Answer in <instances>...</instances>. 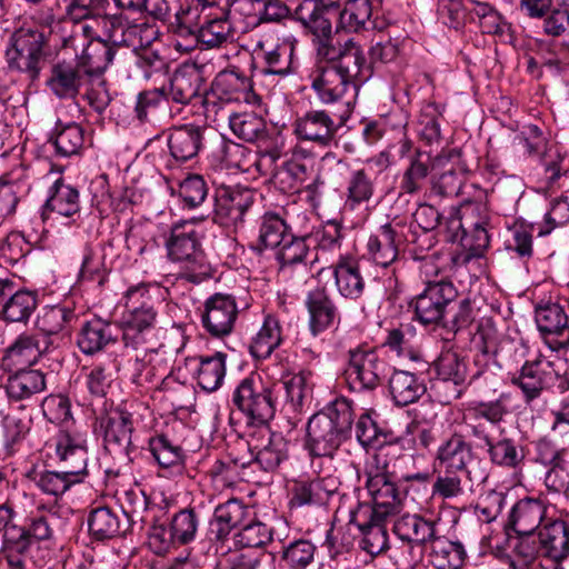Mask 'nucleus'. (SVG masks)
<instances>
[{
    "mask_svg": "<svg viewBox=\"0 0 569 569\" xmlns=\"http://www.w3.org/2000/svg\"><path fill=\"white\" fill-rule=\"evenodd\" d=\"M511 413L510 395L502 392L495 400L468 403L462 422L478 448H486L489 460L502 468L518 469L523 465V446L507 435L502 423Z\"/></svg>",
    "mask_w": 569,
    "mask_h": 569,
    "instance_id": "f257e3e1",
    "label": "nucleus"
},
{
    "mask_svg": "<svg viewBox=\"0 0 569 569\" xmlns=\"http://www.w3.org/2000/svg\"><path fill=\"white\" fill-rule=\"evenodd\" d=\"M18 512L13 501L0 502V559L6 569H31V550L34 543L53 537V515H34L22 526L16 523Z\"/></svg>",
    "mask_w": 569,
    "mask_h": 569,
    "instance_id": "f03ea898",
    "label": "nucleus"
},
{
    "mask_svg": "<svg viewBox=\"0 0 569 569\" xmlns=\"http://www.w3.org/2000/svg\"><path fill=\"white\" fill-rule=\"evenodd\" d=\"M351 402L336 398L315 413L307 425V448L315 457H332L351 432L353 422Z\"/></svg>",
    "mask_w": 569,
    "mask_h": 569,
    "instance_id": "7ed1b4c3",
    "label": "nucleus"
},
{
    "mask_svg": "<svg viewBox=\"0 0 569 569\" xmlns=\"http://www.w3.org/2000/svg\"><path fill=\"white\" fill-rule=\"evenodd\" d=\"M52 57L50 32L22 26L9 37L4 58L11 72H19L30 81L39 79Z\"/></svg>",
    "mask_w": 569,
    "mask_h": 569,
    "instance_id": "20e7f679",
    "label": "nucleus"
},
{
    "mask_svg": "<svg viewBox=\"0 0 569 569\" xmlns=\"http://www.w3.org/2000/svg\"><path fill=\"white\" fill-rule=\"evenodd\" d=\"M151 288L150 283L140 282L130 286L123 293L122 341L127 349L148 350L146 345L158 317Z\"/></svg>",
    "mask_w": 569,
    "mask_h": 569,
    "instance_id": "39448f33",
    "label": "nucleus"
},
{
    "mask_svg": "<svg viewBox=\"0 0 569 569\" xmlns=\"http://www.w3.org/2000/svg\"><path fill=\"white\" fill-rule=\"evenodd\" d=\"M517 560H510V567L521 569L538 559L559 561L569 555V526L559 519L546 520L536 536L518 539L513 547Z\"/></svg>",
    "mask_w": 569,
    "mask_h": 569,
    "instance_id": "423d86ee",
    "label": "nucleus"
},
{
    "mask_svg": "<svg viewBox=\"0 0 569 569\" xmlns=\"http://www.w3.org/2000/svg\"><path fill=\"white\" fill-rule=\"evenodd\" d=\"M166 248L169 259L182 264L181 279L198 284L212 277V268L201 249L199 236L192 222L174 223L166 241Z\"/></svg>",
    "mask_w": 569,
    "mask_h": 569,
    "instance_id": "0eeeda50",
    "label": "nucleus"
},
{
    "mask_svg": "<svg viewBox=\"0 0 569 569\" xmlns=\"http://www.w3.org/2000/svg\"><path fill=\"white\" fill-rule=\"evenodd\" d=\"M61 47L74 52L76 61L90 78H100L112 64L119 49L102 40L93 24H72Z\"/></svg>",
    "mask_w": 569,
    "mask_h": 569,
    "instance_id": "6e6552de",
    "label": "nucleus"
},
{
    "mask_svg": "<svg viewBox=\"0 0 569 569\" xmlns=\"http://www.w3.org/2000/svg\"><path fill=\"white\" fill-rule=\"evenodd\" d=\"M350 58L338 66H316L309 74L310 88L325 104L341 101L350 87L369 77V66H352Z\"/></svg>",
    "mask_w": 569,
    "mask_h": 569,
    "instance_id": "1a4fd4ad",
    "label": "nucleus"
},
{
    "mask_svg": "<svg viewBox=\"0 0 569 569\" xmlns=\"http://www.w3.org/2000/svg\"><path fill=\"white\" fill-rule=\"evenodd\" d=\"M346 377L351 390L373 391L388 376V363L376 349L363 346L348 351Z\"/></svg>",
    "mask_w": 569,
    "mask_h": 569,
    "instance_id": "9d476101",
    "label": "nucleus"
},
{
    "mask_svg": "<svg viewBox=\"0 0 569 569\" xmlns=\"http://www.w3.org/2000/svg\"><path fill=\"white\" fill-rule=\"evenodd\" d=\"M99 431L103 437V447L114 459L131 463L132 452L136 447L132 445L133 432L132 415L121 408H113L97 418Z\"/></svg>",
    "mask_w": 569,
    "mask_h": 569,
    "instance_id": "9b49d317",
    "label": "nucleus"
},
{
    "mask_svg": "<svg viewBox=\"0 0 569 569\" xmlns=\"http://www.w3.org/2000/svg\"><path fill=\"white\" fill-rule=\"evenodd\" d=\"M232 402L249 421L260 426H266L276 412L272 389L254 376H249L239 382L233 391Z\"/></svg>",
    "mask_w": 569,
    "mask_h": 569,
    "instance_id": "f8f14e48",
    "label": "nucleus"
},
{
    "mask_svg": "<svg viewBox=\"0 0 569 569\" xmlns=\"http://www.w3.org/2000/svg\"><path fill=\"white\" fill-rule=\"evenodd\" d=\"M458 297V290L449 280L429 281L422 292L417 295L409 307L413 309V319L422 326H438L446 310Z\"/></svg>",
    "mask_w": 569,
    "mask_h": 569,
    "instance_id": "ddd939ff",
    "label": "nucleus"
},
{
    "mask_svg": "<svg viewBox=\"0 0 569 569\" xmlns=\"http://www.w3.org/2000/svg\"><path fill=\"white\" fill-rule=\"evenodd\" d=\"M88 432L86 429L72 423L62 428L54 438V451L64 473L82 481L88 473Z\"/></svg>",
    "mask_w": 569,
    "mask_h": 569,
    "instance_id": "4468645a",
    "label": "nucleus"
},
{
    "mask_svg": "<svg viewBox=\"0 0 569 569\" xmlns=\"http://www.w3.org/2000/svg\"><path fill=\"white\" fill-rule=\"evenodd\" d=\"M247 456L248 466L256 463L267 472L276 471L289 458V441L266 426H259L249 435Z\"/></svg>",
    "mask_w": 569,
    "mask_h": 569,
    "instance_id": "2eb2a0df",
    "label": "nucleus"
},
{
    "mask_svg": "<svg viewBox=\"0 0 569 569\" xmlns=\"http://www.w3.org/2000/svg\"><path fill=\"white\" fill-rule=\"evenodd\" d=\"M341 116L327 110H309L293 122V133L300 141H307L320 148L337 146V134L342 126Z\"/></svg>",
    "mask_w": 569,
    "mask_h": 569,
    "instance_id": "dca6fc26",
    "label": "nucleus"
},
{
    "mask_svg": "<svg viewBox=\"0 0 569 569\" xmlns=\"http://www.w3.org/2000/svg\"><path fill=\"white\" fill-rule=\"evenodd\" d=\"M254 192L242 187H220L214 193L213 222L237 230L253 204Z\"/></svg>",
    "mask_w": 569,
    "mask_h": 569,
    "instance_id": "f3484780",
    "label": "nucleus"
},
{
    "mask_svg": "<svg viewBox=\"0 0 569 569\" xmlns=\"http://www.w3.org/2000/svg\"><path fill=\"white\" fill-rule=\"evenodd\" d=\"M366 488L368 489L372 505L369 503V510L380 519H387L400 512L402 500L407 495V487L397 483L386 472H367Z\"/></svg>",
    "mask_w": 569,
    "mask_h": 569,
    "instance_id": "a211bd4d",
    "label": "nucleus"
},
{
    "mask_svg": "<svg viewBox=\"0 0 569 569\" xmlns=\"http://www.w3.org/2000/svg\"><path fill=\"white\" fill-rule=\"evenodd\" d=\"M386 520L373 516L369 510V503H358L350 511L349 525L358 529L359 546L371 557L383 555L390 548Z\"/></svg>",
    "mask_w": 569,
    "mask_h": 569,
    "instance_id": "6ab92c4d",
    "label": "nucleus"
},
{
    "mask_svg": "<svg viewBox=\"0 0 569 569\" xmlns=\"http://www.w3.org/2000/svg\"><path fill=\"white\" fill-rule=\"evenodd\" d=\"M558 378L553 362L540 355L535 360L526 361L519 375L511 378V383L520 388L525 402L530 403L550 389Z\"/></svg>",
    "mask_w": 569,
    "mask_h": 569,
    "instance_id": "aec40b11",
    "label": "nucleus"
},
{
    "mask_svg": "<svg viewBox=\"0 0 569 569\" xmlns=\"http://www.w3.org/2000/svg\"><path fill=\"white\" fill-rule=\"evenodd\" d=\"M237 317L236 298L229 293L217 292L204 301L201 323L211 337L223 338L232 332Z\"/></svg>",
    "mask_w": 569,
    "mask_h": 569,
    "instance_id": "412c9836",
    "label": "nucleus"
},
{
    "mask_svg": "<svg viewBox=\"0 0 569 569\" xmlns=\"http://www.w3.org/2000/svg\"><path fill=\"white\" fill-rule=\"evenodd\" d=\"M405 227L406 220L396 216L369 236L367 241L368 256L377 266L387 268L396 261L399 252L398 247L405 238L402 233Z\"/></svg>",
    "mask_w": 569,
    "mask_h": 569,
    "instance_id": "4be33fe9",
    "label": "nucleus"
},
{
    "mask_svg": "<svg viewBox=\"0 0 569 569\" xmlns=\"http://www.w3.org/2000/svg\"><path fill=\"white\" fill-rule=\"evenodd\" d=\"M481 462L476 453L472 442L461 433L455 432L440 443L433 460V470L448 469L471 473L470 467Z\"/></svg>",
    "mask_w": 569,
    "mask_h": 569,
    "instance_id": "5701e85b",
    "label": "nucleus"
},
{
    "mask_svg": "<svg viewBox=\"0 0 569 569\" xmlns=\"http://www.w3.org/2000/svg\"><path fill=\"white\" fill-rule=\"evenodd\" d=\"M53 349V340L41 339L40 335H20L4 351V370L32 368L43 355Z\"/></svg>",
    "mask_w": 569,
    "mask_h": 569,
    "instance_id": "b1692460",
    "label": "nucleus"
},
{
    "mask_svg": "<svg viewBox=\"0 0 569 569\" xmlns=\"http://www.w3.org/2000/svg\"><path fill=\"white\" fill-rule=\"evenodd\" d=\"M518 139L528 156L537 157L542 161L546 180L549 186L553 184L561 176L563 158L558 152L551 153L549 141L543 136L541 129L536 124H529L518 136Z\"/></svg>",
    "mask_w": 569,
    "mask_h": 569,
    "instance_id": "393cba45",
    "label": "nucleus"
},
{
    "mask_svg": "<svg viewBox=\"0 0 569 569\" xmlns=\"http://www.w3.org/2000/svg\"><path fill=\"white\" fill-rule=\"evenodd\" d=\"M89 79L91 78L76 60H61L51 67L47 86L59 99H74Z\"/></svg>",
    "mask_w": 569,
    "mask_h": 569,
    "instance_id": "a878e982",
    "label": "nucleus"
},
{
    "mask_svg": "<svg viewBox=\"0 0 569 569\" xmlns=\"http://www.w3.org/2000/svg\"><path fill=\"white\" fill-rule=\"evenodd\" d=\"M336 491V481L331 478L293 480L289 489V508L325 505Z\"/></svg>",
    "mask_w": 569,
    "mask_h": 569,
    "instance_id": "bb28decb",
    "label": "nucleus"
},
{
    "mask_svg": "<svg viewBox=\"0 0 569 569\" xmlns=\"http://www.w3.org/2000/svg\"><path fill=\"white\" fill-rule=\"evenodd\" d=\"M382 0H347L340 12L341 28L351 32L382 29L383 21H379Z\"/></svg>",
    "mask_w": 569,
    "mask_h": 569,
    "instance_id": "cd10ccee",
    "label": "nucleus"
},
{
    "mask_svg": "<svg viewBox=\"0 0 569 569\" xmlns=\"http://www.w3.org/2000/svg\"><path fill=\"white\" fill-rule=\"evenodd\" d=\"M547 507L535 498L520 499L511 508L506 527L512 529L519 539L527 536H536V529L549 520L546 517Z\"/></svg>",
    "mask_w": 569,
    "mask_h": 569,
    "instance_id": "c85d7f7f",
    "label": "nucleus"
},
{
    "mask_svg": "<svg viewBox=\"0 0 569 569\" xmlns=\"http://www.w3.org/2000/svg\"><path fill=\"white\" fill-rule=\"evenodd\" d=\"M319 63L317 66H346L345 61L350 58L352 66H368L362 48L349 39L343 44L336 46L333 32L325 34L318 40H312Z\"/></svg>",
    "mask_w": 569,
    "mask_h": 569,
    "instance_id": "c756f323",
    "label": "nucleus"
},
{
    "mask_svg": "<svg viewBox=\"0 0 569 569\" xmlns=\"http://www.w3.org/2000/svg\"><path fill=\"white\" fill-rule=\"evenodd\" d=\"M206 128L181 124L169 129L167 143L172 158L186 162L196 158L203 148Z\"/></svg>",
    "mask_w": 569,
    "mask_h": 569,
    "instance_id": "7c9ffc66",
    "label": "nucleus"
},
{
    "mask_svg": "<svg viewBox=\"0 0 569 569\" xmlns=\"http://www.w3.org/2000/svg\"><path fill=\"white\" fill-rule=\"evenodd\" d=\"M51 213L69 218L72 222L80 217L79 191L71 184L64 183L62 178L57 179L49 188L48 199L42 207V220L50 219Z\"/></svg>",
    "mask_w": 569,
    "mask_h": 569,
    "instance_id": "2f4dec72",
    "label": "nucleus"
},
{
    "mask_svg": "<svg viewBox=\"0 0 569 569\" xmlns=\"http://www.w3.org/2000/svg\"><path fill=\"white\" fill-rule=\"evenodd\" d=\"M6 392L9 399L22 401L42 393L47 388L46 373L39 369H10L6 370Z\"/></svg>",
    "mask_w": 569,
    "mask_h": 569,
    "instance_id": "473e14b6",
    "label": "nucleus"
},
{
    "mask_svg": "<svg viewBox=\"0 0 569 569\" xmlns=\"http://www.w3.org/2000/svg\"><path fill=\"white\" fill-rule=\"evenodd\" d=\"M535 321L543 337L555 336L557 348L569 347V318L562 306L555 302L538 305L535 309Z\"/></svg>",
    "mask_w": 569,
    "mask_h": 569,
    "instance_id": "72a5a7b5",
    "label": "nucleus"
},
{
    "mask_svg": "<svg viewBox=\"0 0 569 569\" xmlns=\"http://www.w3.org/2000/svg\"><path fill=\"white\" fill-rule=\"evenodd\" d=\"M306 306L312 336L322 333L339 319L337 307L325 288L311 290L307 296Z\"/></svg>",
    "mask_w": 569,
    "mask_h": 569,
    "instance_id": "f704fd0d",
    "label": "nucleus"
},
{
    "mask_svg": "<svg viewBox=\"0 0 569 569\" xmlns=\"http://www.w3.org/2000/svg\"><path fill=\"white\" fill-rule=\"evenodd\" d=\"M430 154L419 149L410 156L409 164L405 169L399 183L400 194L397 203L400 206L408 204V194H416L422 190L430 174Z\"/></svg>",
    "mask_w": 569,
    "mask_h": 569,
    "instance_id": "c9c22d12",
    "label": "nucleus"
},
{
    "mask_svg": "<svg viewBox=\"0 0 569 569\" xmlns=\"http://www.w3.org/2000/svg\"><path fill=\"white\" fill-rule=\"evenodd\" d=\"M250 516V509L239 499H229L216 507L210 523V532L218 541H223L238 526H242Z\"/></svg>",
    "mask_w": 569,
    "mask_h": 569,
    "instance_id": "e433bc0d",
    "label": "nucleus"
},
{
    "mask_svg": "<svg viewBox=\"0 0 569 569\" xmlns=\"http://www.w3.org/2000/svg\"><path fill=\"white\" fill-rule=\"evenodd\" d=\"M226 360L227 355L221 351L189 360V363L193 366L194 378L201 389L212 392L221 387L226 376Z\"/></svg>",
    "mask_w": 569,
    "mask_h": 569,
    "instance_id": "4c0bfd02",
    "label": "nucleus"
},
{
    "mask_svg": "<svg viewBox=\"0 0 569 569\" xmlns=\"http://www.w3.org/2000/svg\"><path fill=\"white\" fill-rule=\"evenodd\" d=\"M393 532L400 540L408 542L411 548L423 547L436 538V522L417 513H407L397 519Z\"/></svg>",
    "mask_w": 569,
    "mask_h": 569,
    "instance_id": "58836bf2",
    "label": "nucleus"
},
{
    "mask_svg": "<svg viewBox=\"0 0 569 569\" xmlns=\"http://www.w3.org/2000/svg\"><path fill=\"white\" fill-rule=\"evenodd\" d=\"M117 341L114 328L110 322L101 319L87 321L77 337V345L84 355L92 356L103 351L109 345Z\"/></svg>",
    "mask_w": 569,
    "mask_h": 569,
    "instance_id": "ea45409f",
    "label": "nucleus"
},
{
    "mask_svg": "<svg viewBox=\"0 0 569 569\" xmlns=\"http://www.w3.org/2000/svg\"><path fill=\"white\" fill-rule=\"evenodd\" d=\"M84 133L81 124L58 120L48 142L53 146L56 156L69 158L81 153L86 141Z\"/></svg>",
    "mask_w": 569,
    "mask_h": 569,
    "instance_id": "a19ab883",
    "label": "nucleus"
},
{
    "mask_svg": "<svg viewBox=\"0 0 569 569\" xmlns=\"http://www.w3.org/2000/svg\"><path fill=\"white\" fill-rule=\"evenodd\" d=\"M328 13L327 8L316 0H303L295 9L293 19L301 23L307 33L312 36V41L332 32V23Z\"/></svg>",
    "mask_w": 569,
    "mask_h": 569,
    "instance_id": "79ce46f5",
    "label": "nucleus"
},
{
    "mask_svg": "<svg viewBox=\"0 0 569 569\" xmlns=\"http://www.w3.org/2000/svg\"><path fill=\"white\" fill-rule=\"evenodd\" d=\"M201 77L192 67L177 69L170 78V86L167 96L169 100L179 104H189L201 98L199 90Z\"/></svg>",
    "mask_w": 569,
    "mask_h": 569,
    "instance_id": "37998d69",
    "label": "nucleus"
},
{
    "mask_svg": "<svg viewBox=\"0 0 569 569\" xmlns=\"http://www.w3.org/2000/svg\"><path fill=\"white\" fill-rule=\"evenodd\" d=\"M77 320L74 310L64 305L46 306L37 318L36 327L41 333V339L54 341L63 330ZM56 343L53 342V349Z\"/></svg>",
    "mask_w": 569,
    "mask_h": 569,
    "instance_id": "c03bdc74",
    "label": "nucleus"
},
{
    "mask_svg": "<svg viewBox=\"0 0 569 569\" xmlns=\"http://www.w3.org/2000/svg\"><path fill=\"white\" fill-rule=\"evenodd\" d=\"M388 385L390 396L398 407L417 402L427 390L425 383L416 375L406 370H395Z\"/></svg>",
    "mask_w": 569,
    "mask_h": 569,
    "instance_id": "a18cd8bd",
    "label": "nucleus"
},
{
    "mask_svg": "<svg viewBox=\"0 0 569 569\" xmlns=\"http://www.w3.org/2000/svg\"><path fill=\"white\" fill-rule=\"evenodd\" d=\"M335 282L338 292L347 299H359L365 290V280L357 261L339 257L333 266Z\"/></svg>",
    "mask_w": 569,
    "mask_h": 569,
    "instance_id": "49530a36",
    "label": "nucleus"
},
{
    "mask_svg": "<svg viewBox=\"0 0 569 569\" xmlns=\"http://www.w3.org/2000/svg\"><path fill=\"white\" fill-rule=\"evenodd\" d=\"M310 240V234L298 236L293 232L284 238V241L273 251L274 259L279 263V271L286 272L297 266L307 267Z\"/></svg>",
    "mask_w": 569,
    "mask_h": 569,
    "instance_id": "de8ad7c7",
    "label": "nucleus"
},
{
    "mask_svg": "<svg viewBox=\"0 0 569 569\" xmlns=\"http://www.w3.org/2000/svg\"><path fill=\"white\" fill-rule=\"evenodd\" d=\"M291 233L290 226L280 214L266 212L261 217L257 244L252 249L259 253L267 249L274 251Z\"/></svg>",
    "mask_w": 569,
    "mask_h": 569,
    "instance_id": "09e8293b",
    "label": "nucleus"
},
{
    "mask_svg": "<svg viewBox=\"0 0 569 569\" xmlns=\"http://www.w3.org/2000/svg\"><path fill=\"white\" fill-rule=\"evenodd\" d=\"M88 526L90 533L98 540L126 535L129 525L109 507H99L91 511Z\"/></svg>",
    "mask_w": 569,
    "mask_h": 569,
    "instance_id": "8fccbe9b",
    "label": "nucleus"
},
{
    "mask_svg": "<svg viewBox=\"0 0 569 569\" xmlns=\"http://www.w3.org/2000/svg\"><path fill=\"white\" fill-rule=\"evenodd\" d=\"M148 449L162 469H182L186 451L164 433H158L148 440Z\"/></svg>",
    "mask_w": 569,
    "mask_h": 569,
    "instance_id": "3c124183",
    "label": "nucleus"
},
{
    "mask_svg": "<svg viewBox=\"0 0 569 569\" xmlns=\"http://www.w3.org/2000/svg\"><path fill=\"white\" fill-rule=\"evenodd\" d=\"M430 543V562L436 569H460L463 566L467 553L461 542L436 536Z\"/></svg>",
    "mask_w": 569,
    "mask_h": 569,
    "instance_id": "603ef678",
    "label": "nucleus"
},
{
    "mask_svg": "<svg viewBox=\"0 0 569 569\" xmlns=\"http://www.w3.org/2000/svg\"><path fill=\"white\" fill-rule=\"evenodd\" d=\"M445 112V106L433 101L422 106L417 120V134L426 146L438 148L441 144L440 119Z\"/></svg>",
    "mask_w": 569,
    "mask_h": 569,
    "instance_id": "864d4df0",
    "label": "nucleus"
},
{
    "mask_svg": "<svg viewBox=\"0 0 569 569\" xmlns=\"http://www.w3.org/2000/svg\"><path fill=\"white\" fill-rule=\"evenodd\" d=\"M251 81L236 70H223L217 74L211 84V92L226 101H239L251 90Z\"/></svg>",
    "mask_w": 569,
    "mask_h": 569,
    "instance_id": "5fc2aeb1",
    "label": "nucleus"
},
{
    "mask_svg": "<svg viewBox=\"0 0 569 569\" xmlns=\"http://www.w3.org/2000/svg\"><path fill=\"white\" fill-rule=\"evenodd\" d=\"M282 341L279 320L268 315L257 335L252 338L249 351L256 359H266L280 346Z\"/></svg>",
    "mask_w": 569,
    "mask_h": 569,
    "instance_id": "6e6d98bb",
    "label": "nucleus"
},
{
    "mask_svg": "<svg viewBox=\"0 0 569 569\" xmlns=\"http://www.w3.org/2000/svg\"><path fill=\"white\" fill-rule=\"evenodd\" d=\"M229 127L234 136L247 142L264 140L267 123L254 112H241L228 116Z\"/></svg>",
    "mask_w": 569,
    "mask_h": 569,
    "instance_id": "4d7b16f0",
    "label": "nucleus"
},
{
    "mask_svg": "<svg viewBox=\"0 0 569 569\" xmlns=\"http://www.w3.org/2000/svg\"><path fill=\"white\" fill-rule=\"evenodd\" d=\"M38 307V295L36 291L20 289L16 290L2 307L4 320L9 322H27Z\"/></svg>",
    "mask_w": 569,
    "mask_h": 569,
    "instance_id": "13d9d810",
    "label": "nucleus"
},
{
    "mask_svg": "<svg viewBox=\"0 0 569 569\" xmlns=\"http://www.w3.org/2000/svg\"><path fill=\"white\" fill-rule=\"evenodd\" d=\"M194 38L203 49L221 48L233 41V31L227 19L204 17L203 24Z\"/></svg>",
    "mask_w": 569,
    "mask_h": 569,
    "instance_id": "bf43d9fd",
    "label": "nucleus"
},
{
    "mask_svg": "<svg viewBox=\"0 0 569 569\" xmlns=\"http://www.w3.org/2000/svg\"><path fill=\"white\" fill-rule=\"evenodd\" d=\"M207 7L199 0L194 4L182 3L171 22L172 31L179 37H196L203 24L202 12Z\"/></svg>",
    "mask_w": 569,
    "mask_h": 569,
    "instance_id": "052dcab7",
    "label": "nucleus"
},
{
    "mask_svg": "<svg viewBox=\"0 0 569 569\" xmlns=\"http://www.w3.org/2000/svg\"><path fill=\"white\" fill-rule=\"evenodd\" d=\"M29 187L27 181L13 173L0 177V209L13 217L21 199L27 196Z\"/></svg>",
    "mask_w": 569,
    "mask_h": 569,
    "instance_id": "680f3d73",
    "label": "nucleus"
},
{
    "mask_svg": "<svg viewBox=\"0 0 569 569\" xmlns=\"http://www.w3.org/2000/svg\"><path fill=\"white\" fill-rule=\"evenodd\" d=\"M169 98L164 88L143 90L138 93L134 112L141 121H151L168 107Z\"/></svg>",
    "mask_w": 569,
    "mask_h": 569,
    "instance_id": "e2e57ef3",
    "label": "nucleus"
},
{
    "mask_svg": "<svg viewBox=\"0 0 569 569\" xmlns=\"http://www.w3.org/2000/svg\"><path fill=\"white\" fill-rule=\"evenodd\" d=\"M148 507L149 499L142 491L128 490L121 499V517L130 529L134 526L142 529L148 522Z\"/></svg>",
    "mask_w": 569,
    "mask_h": 569,
    "instance_id": "0e129e2a",
    "label": "nucleus"
},
{
    "mask_svg": "<svg viewBox=\"0 0 569 569\" xmlns=\"http://www.w3.org/2000/svg\"><path fill=\"white\" fill-rule=\"evenodd\" d=\"M375 192V184L371 174L367 169L361 168L351 171L347 182V199L346 203L350 208L368 202Z\"/></svg>",
    "mask_w": 569,
    "mask_h": 569,
    "instance_id": "69168bd1",
    "label": "nucleus"
},
{
    "mask_svg": "<svg viewBox=\"0 0 569 569\" xmlns=\"http://www.w3.org/2000/svg\"><path fill=\"white\" fill-rule=\"evenodd\" d=\"M316 549L311 541L298 539L283 548L281 559L289 569H316Z\"/></svg>",
    "mask_w": 569,
    "mask_h": 569,
    "instance_id": "338daca9",
    "label": "nucleus"
},
{
    "mask_svg": "<svg viewBox=\"0 0 569 569\" xmlns=\"http://www.w3.org/2000/svg\"><path fill=\"white\" fill-rule=\"evenodd\" d=\"M29 478L34 482L37 488L46 495L59 497L63 495L69 488L78 483V479L69 477V475L61 471H32Z\"/></svg>",
    "mask_w": 569,
    "mask_h": 569,
    "instance_id": "774afa93",
    "label": "nucleus"
}]
</instances>
